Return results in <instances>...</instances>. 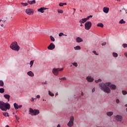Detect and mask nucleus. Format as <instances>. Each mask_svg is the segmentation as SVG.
<instances>
[{
	"instance_id": "obj_1",
	"label": "nucleus",
	"mask_w": 127,
	"mask_h": 127,
	"mask_svg": "<svg viewBox=\"0 0 127 127\" xmlns=\"http://www.w3.org/2000/svg\"><path fill=\"white\" fill-rule=\"evenodd\" d=\"M99 87H100L101 90L107 93V94H110L111 90H116L117 89V86L115 84H112L110 82H106L105 83H101L99 84Z\"/></svg>"
},
{
	"instance_id": "obj_2",
	"label": "nucleus",
	"mask_w": 127,
	"mask_h": 127,
	"mask_svg": "<svg viewBox=\"0 0 127 127\" xmlns=\"http://www.w3.org/2000/svg\"><path fill=\"white\" fill-rule=\"evenodd\" d=\"M0 109L1 111L6 112L7 110L10 109V105L8 103H4L3 101H0Z\"/></svg>"
},
{
	"instance_id": "obj_3",
	"label": "nucleus",
	"mask_w": 127,
	"mask_h": 127,
	"mask_svg": "<svg viewBox=\"0 0 127 127\" xmlns=\"http://www.w3.org/2000/svg\"><path fill=\"white\" fill-rule=\"evenodd\" d=\"M10 48L14 51H16L18 52L20 50V47L18 46L17 42L16 41L13 42L10 45Z\"/></svg>"
},
{
	"instance_id": "obj_4",
	"label": "nucleus",
	"mask_w": 127,
	"mask_h": 127,
	"mask_svg": "<svg viewBox=\"0 0 127 127\" xmlns=\"http://www.w3.org/2000/svg\"><path fill=\"white\" fill-rule=\"evenodd\" d=\"M29 115H31V116H36L38 115L40 113L39 111L37 109L33 110L32 108H29Z\"/></svg>"
},
{
	"instance_id": "obj_5",
	"label": "nucleus",
	"mask_w": 127,
	"mask_h": 127,
	"mask_svg": "<svg viewBox=\"0 0 127 127\" xmlns=\"http://www.w3.org/2000/svg\"><path fill=\"white\" fill-rule=\"evenodd\" d=\"M92 27V22L91 21L86 22L84 24V28L86 30H90Z\"/></svg>"
},
{
	"instance_id": "obj_6",
	"label": "nucleus",
	"mask_w": 127,
	"mask_h": 127,
	"mask_svg": "<svg viewBox=\"0 0 127 127\" xmlns=\"http://www.w3.org/2000/svg\"><path fill=\"white\" fill-rule=\"evenodd\" d=\"M74 126V117L71 116L70 118V121L67 124V126L69 127H71Z\"/></svg>"
},
{
	"instance_id": "obj_7",
	"label": "nucleus",
	"mask_w": 127,
	"mask_h": 127,
	"mask_svg": "<svg viewBox=\"0 0 127 127\" xmlns=\"http://www.w3.org/2000/svg\"><path fill=\"white\" fill-rule=\"evenodd\" d=\"M63 68H54L53 69V73L56 76H58L59 74L58 72H59V71H63Z\"/></svg>"
},
{
	"instance_id": "obj_8",
	"label": "nucleus",
	"mask_w": 127,
	"mask_h": 127,
	"mask_svg": "<svg viewBox=\"0 0 127 127\" xmlns=\"http://www.w3.org/2000/svg\"><path fill=\"white\" fill-rule=\"evenodd\" d=\"M26 13L28 14V15H31V14L34 13V11L32 9L27 8L26 9Z\"/></svg>"
},
{
	"instance_id": "obj_9",
	"label": "nucleus",
	"mask_w": 127,
	"mask_h": 127,
	"mask_svg": "<svg viewBox=\"0 0 127 127\" xmlns=\"http://www.w3.org/2000/svg\"><path fill=\"white\" fill-rule=\"evenodd\" d=\"M115 119L117 122H122L123 121V117L121 115H117L115 116Z\"/></svg>"
},
{
	"instance_id": "obj_10",
	"label": "nucleus",
	"mask_w": 127,
	"mask_h": 127,
	"mask_svg": "<svg viewBox=\"0 0 127 127\" xmlns=\"http://www.w3.org/2000/svg\"><path fill=\"white\" fill-rule=\"evenodd\" d=\"M47 8H45L44 7H41L37 9L39 12H41V13H44V10H46Z\"/></svg>"
},
{
	"instance_id": "obj_11",
	"label": "nucleus",
	"mask_w": 127,
	"mask_h": 127,
	"mask_svg": "<svg viewBox=\"0 0 127 127\" xmlns=\"http://www.w3.org/2000/svg\"><path fill=\"white\" fill-rule=\"evenodd\" d=\"M55 48V45L53 43H51L50 45L48 47V49L49 50H53Z\"/></svg>"
},
{
	"instance_id": "obj_12",
	"label": "nucleus",
	"mask_w": 127,
	"mask_h": 127,
	"mask_svg": "<svg viewBox=\"0 0 127 127\" xmlns=\"http://www.w3.org/2000/svg\"><path fill=\"white\" fill-rule=\"evenodd\" d=\"M13 106L15 110H18V109H21V108H22V105L18 106V105L15 103H14Z\"/></svg>"
},
{
	"instance_id": "obj_13",
	"label": "nucleus",
	"mask_w": 127,
	"mask_h": 127,
	"mask_svg": "<svg viewBox=\"0 0 127 127\" xmlns=\"http://www.w3.org/2000/svg\"><path fill=\"white\" fill-rule=\"evenodd\" d=\"M4 22H5V21L0 19V26H1L3 28L5 27L4 26Z\"/></svg>"
},
{
	"instance_id": "obj_14",
	"label": "nucleus",
	"mask_w": 127,
	"mask_h": 127,
	"mask_svg": "<svg viewBox=\"0 0 127 127\" xmlns=\"http://www.w3.org/2000/svg\"><path fill=\"white\" fill-rule=\"evenodd\" d=\"M109 10H110V8L108 7H103V11L105 13H109Z\"/></svg>"
},
{
	"instance_id": "obj_15",
	"label": "nucleus",
	"mask_w": 127,
	"mask_h": 127,
	"mask_svg": "<svg viewBox=\"0 0 127 127\" xmlns=\"http://www.w3.org/2000/svg\"><path fill=\"white\" fill-rule=\"evenodd\" d=\"M86 80L88 82H93L94 81V78H92V77L88 76L86 77Z\"/></svg>"
},
{
	"instance_id": "obj_16",
	"label": "nucleus",
	"mask_w": 127,
	"mask_h": 127,
	"mask_svg": "<svg viewBox=\"0 0 127 127\" xmlns=\"http://www.w3.org/2000/svg\"><path fill=\"white\" fill-rule=\"evenodd\" d=\"M27 75L30 76V77H33L34 76V73L32 71H30L27 72Z\"/></svg>"
},
{
	"instance_id": "obj_17",
	"label": "nucleus",
	"mask_w": 127,
	"mask_h": 127,
	"mask_svg": "<svg viewBox=\"0 0 127 127\" xmlns=\"http://www.w3.org/2000/svg\"><path fill=\"white\" fill-rule=\"evenodd\" d=\"M27 2H28V3H29V4L32 5V4H34L36 3V0H32V1H29V0H28V1H27Z\"/></svg>"
},
{
	"instance_id": "obj_18",
	"label": "nucleus",
	"mask_w": 127,
	"mask_h": 127,
	"mask_svg": "<svg viewBox=\"0 0 127 127\" xmlns=\"http://www.w3.org/2000/svg\"><path fill=\"white\" fill-rule=\"evenodd\" d=\"M83 39L81 38L80 37H77L76 38V42H78V43H80V42H82Z\"/></svg>"
},
{
	"instance_id": "obj_19",
	"label": "nucleus",
	"mask_w": 127,
	"mask_h": 127,
	"mask_svg": "<svg viewBox=\"0 0 127 127\" xmlns=\"http://www.w3.org/2000/svg\"><path fill=\"white\" fill-rule=\"evenodd\" d=\"M4 97H5V99H7L8 100V102H9V98H10V96L8 94H5L4 95Z\"/></svg>"
},
{
	"instance_id": "obj_20",
	"label": "nucleus",
	"mask_w": 127,
	"mask_h": 127,
	"mask_svg": "<svg viewBox=\"0 0 127 127\" xmlns=\"http://www.w3.org/2000/svg\"><path fill=\"white\" fill-rule=\"evenodd\" d=\"M87 21L86 20V18H82L81 20H79V23H84V22H86Z\"/></svg>"
},
{
	"instance_id": "obj_21",
	"label": "nucleus",
	"mask_w": 127,
	"mask_h": 127,
	"mask_svg": "<svg viewBox=\"0 0 127 127\" xmlns=\"http://www.w3.org/2000/svg\"><path fill=\"white\" fill-rule=\"evenodd\" d=\"M119 23L120 24H125V23H126V21L122 19L119 21Z\"/></svg>"
},
{
	"instance_id": "obj_22",
	"label": "nucleus",
	"mask_w": 127,
	"mask_h": 127,
	"mask_svg": "<svg viewBox=\"0 0 127 127\" xmlns=\"http://www.w3.org/2000/svg\"><path fill=\"white\" fill-rule=\"evenodd\" d=\"M97 26L99 27H102L103 28V27H104V24L102 23H99L97 24Z\"/></svg>"
},
{
	"instance_id": "obj_23",
	"label": "nucleus",
	"mask_w": 127,
	"mask_h": 127,
	"mask_svg": "<svg viewBox=\"0 0 127 127\" xmlns=\"http://www.w3.org/2000/svg\"><path fill=\"white\" fill-rule=\"evenodd\" d=\"M113 114L114 113L112 112H109L107 113V115L108 116V117H111V116H113Z\"/></svg>"
},
{
	"instance_id": "obj_24",
	"label": "nucleus",
	"mask_w": 127,
	"mask_h": 127,
	"mask_svg": "<svg viewBox=\"0 0 127 127\" xmlns=\"http://www.w3.org/2000/svg\"><path fill=\"white\" fill-rule=\"evenodd\" d=\"M74 49L75 50H80L81 49V47L79 46L74 47Z\"/></svg>"
},
{
	"instance_id": "obj_25",
	"label": "nucleus",
	"mask_w": 127,
	"mask_h": 127,
	"mask_svg": "<svg viewBox=\"0 0 127 127\" xmlns=\"http://www.w3.org/2000/svg\"><path fill=\"white\" fill-rule=\"evenodd\" d=\"M0 93H1V94L4 93V89L2 88H0Z\"/></svg>"
},
{
	"instance_id": "obj_26",
	"label": "nucleus",
	"mask_w": 127,
	"mask_h": 127,
	"mask_svg": "<svg viewBox=\"0 0 127 127\" xmlns=\"http://www.w3.org/2000/svg\"><path fill=\"white\" fill-rule=\"evenodd\" d=\"M49 95L51 96V97H54V94L52 93L50 91H49Z\"/></svg>"
},
{
	"instance_id": "obj_27",
	"label": "nucleus",
	"mask_w": 127,
	"mask_h": 127,
	"mask_svg": "<svg viewBox=\"0 0 127 127\" xmlns=\"http://www.w3.org/2000/svg\"><path fill=\"white\" fill-rule=\"evenodd\" d=\"M3 85H4L3 81L0 80V87H3Z\"/></svg>"
},
{
	"instance_id": "obj_28",
	"label": "nucleus",
	"mask_w": 127,
	"mask_h": 127,
	"mask_svg": "<svg viewBox=\"0 0 127 127\" xmlns=\"http://www.w3.org/2000/svg\"><path fill=\"white\" fill-rule=\"evenodd\" d=\"M21 4H22V5H23L24 6H27V5H28V4L27 3L24 2H21Z\"/></svg>"
},
{
	"instance_id": "obj_29",
	"label": "nucleus",
	"mask_w": 127,
	"mask_h": 127,
	"mask_svg": "<svg viewBox=\"0 0 127 127\" xmlns=\"http://www.w3.org/2000/svg\"><path fill=\"white\" fill-rule=\"evenodd\" d=\"M63 35H64V36H67V35H64V33H60L59 36L60 37H61V36H63Z\"/></svg>"
},
{
	"instance_id": "obj_30",
	"label": "nucleus",
	"mask_w": 127,
	"mask_h": 127,
	"mask_svg": "<svg viewBox=\"0 0 127 127\" xmlns=\"http://www.w3.org/2000/svg\"><path fill=\"white\" fill-rule=\"evenodd\" d=\"M50 39H51V41H53V42H54V41H55V39L54 38V37H53V36H50Z\"/></svg>"
},
{
	"instance_id": "obj_31",
	"label": "nucleus",
	"mask_w": 127,
	"mask_h": 127,
	"mask_svg": "<svg viewBox=\"0 0 127 127\" xmlns=\"http://www.w3.org/2000/svg\"><path fill=\"white\" fill-rule=\"evenodd\" d=\"M113 57H118V55L116 53H113Z\"/></svg>"
},
{
	"instance_id": "obj_32",
	"label": "nucleus",
	"mask_w": 127,
	"mask_h": 127,
	"mask_svg": "<svg viewBox=\"0 0 127 127\" xmlns=\"http://www.w3.org/2000/svg\"><path fill=\"white\" fill-rule=\"evenodd\" d=\"M3 115L4 117H9L8 113L6 112L3 113Z\"/></svg>"
},
{
	"instance_id": "obj_33",
	"label": "nucleus",
	"mask_w": 127,
	"mask_h": 127,
	"mask_svg": "<svg viewBox=\"0 0 127 127\" xmlns=\"http://www.w3.org/2000/svg\"><path fill=\"white\" fill-rule=\"evenodd\" d=\"M33 63H34V61H31L30 62V67H32V65H33Z\"/></svg>"
},
{
	"instance_id": "obj_34",
	"label": "nucleus",
	"mask_w": 127,
	"mask_h": 127,
	"mask_svg": "<svg viewBox=\"0 0 127 127\" xmlns=\"http://www.w3.org/2000/svg\"><path fill=\"white\" fill-rule=\"evenodd\" d=\"M61 81H65L66 80L65 77H62V78H59Z\"/></svg>"
},
{
	"instance_id": "obj_35",
	"label": "nucleus",
	"mask_w": 127,
	"mask_h": 127,
	"mask_svg": "<svg viewBox=\"0 0 127 127\" xmlns=\"http://www.w3.org/2000/svg\"><path fill=\"white\" fill-rule=\"evenodd\" d=\"M122 94H123V95H127V91L123 90Z\"/></svg>"
},
{
	"instance_id": "obj_36",
	"label": "nucleus",
	"mask_w": 127,
	"mask_h": 127,
	"mask_svg": "<svg viewBox=\"0 0 127 127\" xmlns=\"http://www.w3.org/2000/svg\"><path fill=\"white\" fill-rule=\"evenodd\" d=\"M72 65H73V66H74L75 67H77L78 66V64H77V63H72Z\"/></svg>"
},
{
	"instance_id": "obj_37",
	"label": "nucleus",
	"mask_w": 127,
	"mask_h": 127,
	"mask_svg": "<svg viewBox=\"0 0 127 127\" xmlns=\"http://www.w3.org/2000/svg\"><path fill=\"white\" fill-rule=\"evenodd\" d=\"M102 80L101 79H99L98 80H96L95 81V83H99V82H101Z\"/></svg>"
},
{
	"instance_id": "obj_38",
	"label": "nucleus",
	"mask_w": 127,
	"mask_h": 127,
	"mask_svg": "<svg viewBox=\"0 0 127 127\" xmlns=\"http://www.w3.org/2000/svg\"><path fill=\"white\" fill-rule=\"evenodd\" d=\"M58 13H63V11L62 9H60L58 10Z\"/></svg>"
},
{
	"instance_id": "obj_39",
	"label": "nucleus",
	"mask_w": 127,
	"mask_h": 127,
	"mask_svg": "<svg viewBox=\"0 0 127 127\" xmlns=\"http://www.w3.org/2000/svg\"><path fill=\"white\" fill-rule=\"evenodd\" d=\"M123 46L124 48H127V44H124L123 45Z\"/></svg>"
},
{
	"instance_id": "obj_40",
	"label": "nucleus",
	"mask_w": 127,
	"mask_h": 127,
	"mask_svg": "<svg viewBox=\"0 0 127 127\" xmlns=\"http://www.w3.org/2000/svg\"><path fill=\"white\" fill-rule=\"evenodd\" d=\"M15 118L17 121H18L19 120V117H17V116L15 115Z\"/></svg>"
},
{
	"instance_id": "obj_41",
	"label": "nucleus",
	"mask_w": 127,
	"mask_h": 127,
	"mask_svg": "<svg viewBox=\"0 0 127 127\" xmlns=\"http://www.w3.org/2000/svg\"><path fill=\"white\" fill-rule=\"evenodd\" d=\"M59 5L60 6H63L64 4H63V3L61 2V3H60L59 4Z\"/></svg>"
},
{
	"instance_id": "obj_42",
	"label": "nucleus",
	"mask_w": 127,
	"mask_h": 127,
	"mask_svg": "<svg viewBox=\"0 0 127 127\" xmlns=\"http://www.w3.org/2000/svg\"><path fill=\"white\" fill-rule=\"evenodd\" d=\"M42 85H46L47 84V82L46 81L42 82Z\"/></svg>"
},
{
	"instance_id": "obj_43",
	"label": "nucleus",
	"mask_w": 127,
	"mask_h": 127,
	"mask_svg": "<svg viewBox=\"0 0 127 127\" xmlns=\"http://www.w3.org/2000/svg\"><path fill=\"white\" fill-rule=\"evenodd\" d=\"M116 103L117 104H119V103H120V100L119 99H116Z\"/></svg>"
},
{
	"instance_id": "obj_44",
	"label": "nucleus",
	"mask_w": 127,
	"mask_h": 127,
	"mask_svg": "<svg viewBox=\"0 0 127 127\" xmlns=\"http://www.w3.org/2000/svg\"><path fill=\"white\" fill-rule=\"evenodd\" d=\"M36 98H37V99H40V95H37L36 96Z\"/></svg>"
},
{
	"instance_id": "obj_45",
	"label": "nucleus",
	"mask_w": 127,
	"mask_h": 127,
	"mask_svg": "<svg viewBox=\"0 0 127 127\" xmlns=\"http://www.w3.org/2000/svg\"><path fill=\"white\" fill-rule=\"evenodd\" d=\"M93 53H94V54H95V55H99V54H97V52H96V51H93Z\"/></svg>"
},
{
	"instance_id": "obj_46",
	"label": "nucleus",
	"mask_w": 127,
	"mask_h": 127,
	"mask_svg": "<svg viewBox=\"0 0 127 127\" xmlns=\"http://www.w3.org/2000/svg\"><path fill=\"white\" fill-rule=\"evenodd\" d=\"M34 100H35V98H32L31 99V102H33V101H34Z\"/></svg>"
},
{
	"instance_id": "obj_47",
	"label": "nucleus",
	"mask_w": 127,
	"mask_h": 127,
	"mask_svg": "<svg viewBox=\"0 0 127 127\" xmlns=\"http://www.w3.org/2000/svg\"><path fill=\"white\" fill-rule=\"evenodd\" d=\"M106 44V42H104V43H103L102 44V46H104V45H105Z\"/></svg>"
},
{
	"instance_id": "obj_48",
	"label": "nucleus",
	"mask_w": 127,
	"mask_h": 127,
	"mask_svg": "<svg viewBox=\"0 0 127 127\" xmlns=\"http://www.w3.org/2000/svg\"><path fill=\"white\" fill-rule=\"evenodd\" d=\"M95 88H93L92 89V93H94V92H95Z\"/></svg>"
},
{
	"instance_id": "obj_49",
	"label": "nucleus",
	"mask_w": 127,
	"mask_h": 127,
	"mask_svg": "<svg viewBox=\"0 0 127 127\" xmlns=\"http://www.w3.org/2000/svg\"><path fill=\"white\" fill-rule=\"evenodd\" d=\"M90 18V17L88 16H87V17L86 18H85L86 20H88V19H89Z\"/></svg>"
},
{
	"instance_id": "obj_50",
	"label": "nucleus",
	"mask_w": 127,
	"mask_h": 127,
	"mask_svg": "<svg viewBox=\"0 0 127 127\" xmlns=\"http://www.w3.org/2000/svg\"><path fill=\"white\" fill-rule=\"evenodd\" d=\"M64 5H67V3H63Z\"/></svg>"
},
{
	"instance_id": "obj_51",
	"label": "nucleus",
	"mask_w": 127,
	"mask_h": 127,
	"mask_svg": "<svg viewBox=\"0 0 127 127\" xmlns=\"http://www.w3.org/2000/svg\"><path fill=\"white\" fill-rule=\"evenodd\" d=\"M88 16H89V18H91V17H93V15H89Z\"/></svg>"
},
{
	"instance_id": "obj_52",
	"label": "nucleus",
	"mask_w": 127,
	"mask_h": 127,
	"mask_svg": "<svg viewBox=\"0 0 127 127\" xmlns=\"http://www.w3.org/2000/svg\"><path fill=\"white\" fill-rule=\"evenodd\" d=\"M81 96H84V93L83 92H81Z\"/></svg>"
},
{
	"instance_id": "obj_53",
	"label": "nucleus",
	"mask_w": 127,
	"mask_h": 127,
	"mask_svg": "<svg viewBox=\"0 0 127 127\" xmlns=\"http://www.w3.org/2000/svg\"><path fill=\"white\" fill-rule=\"evenodd\" d=\"M61 127V126L59 124L57 126V127Z\"/></svg>"
},
{
	"instance_id": "obj_54",
	"label": "nucleus",
	"mask_w": 127,
	"mask_h": 127,
	"mask_svg": "<svg viewBox=\"0 0 127 127\" xmlns=\"http://www.w3.org/2000/svg\"><path fill=\"white\" fill-rule=\"evenodd\" d=\"M82 23H80V26H83V24Z\"/></svg>"
},
{
	"instance_id": "obj_55",
	"label": "nucleus",
	"mask_w": 127,
	"mask_h": 127,
	"mask_svg": "<svg viewBox=\"0 0 127 127\" xmlns=\"http://www.w3.org/2000/svg\"><path fill=\"white\" fill-rule=\"evenodd\" d=\"M117 1H121V0H116Z\"/></svg>"
},
{
	"instance_id": "obj_56",
	"label": "nucleus",
	"mask_w": 127,
	"mask_h": 127,
	"mask_svg": "<svg viewBox=\"0 0 127 127\" xmlns=\"http://www.w3.org/2000/svg\"><path fill=\"white\" fill-rule=\"evenodd\" d=\"M126 13H127V10H125Z\"/></svg>"
},
{
	"instance_id": "obj_57",
	"label": "nucleus",
	"mask_w": 127,
	"mask_h": 127,
	"mask_svg": "<svg viewBox=\"0 0 127 127\" xmlns=\"http://www.w3.org/2000/svg\"><path fill=\"white\" fill-rule=\"evenodd\" d=\"M58 95V93H56V96H57Z\"/></svg>"
},
{
	"instance_id": "obj_58",
	"label": "nucleus",
	"mask_w": 127,
	"mask_h": 127,
	"mask_svg": "<svg viewBox=\"0 0 127 127\" xmlns=\"http://www.w3.org/2000/svg\"><path fill=\"white\" fill-rule=\"evenodd\" d=\"M73 10H74V11H76V9L73 8Z\"/></svg>"
},
{
	"instance_id": "obj_59",
	"label": "nucleus",
	"mask_w": 127,
	"mask_h": 127,
	"mask_svg": "<svg viewBox=\"0 0 127 127\" xmlns=\"http://www.w3.org/2000/svg\"><path fill=\"white\" fill-rule=\"evenodd\" d=\"M5 127H9V126H8V125H7Z\"/></svg>"
},
{
	"instance_id": "obj_60",
	"label": "nucleus",
	"mask_w": 127,
	"mask_h": 127,
	"mask_svg": "<svg viewBox=\"0 0 127 127\" xmlns=\"http://www.w3.org/2000/svg\"><path fill=\"white\" fill-rule=\"evenodd\" d=\"M125 107H127V104L125 105Z\"/></svg>"
},
{
	"instance_id": "obj_61",
	"label": "nucleus",
	"mask_w": 127,
	"mask_h": 127,
	"mask_svg": "<svg viewBox=\"0 0 127 127\" xmlns=\"http://www.w3.org/2000/svg\"><path fill=\"white\" fill-rule=\"evenodd\" d=\"M43 101H46V100H45L43 99Z\"/></svg>"
},
{
	"instance_id": "obj_62",
	"label": "nucleus",
	"mask_w": 127,
	"mask_h": 127,
	"mask_svg": "<svg viewBox=\"0 0 127 127\" xmlns=\"http://www.w3.org/2000/svg\"><path fill=\"white\" fill-rule=\"evenodd\" d=\"M74 12H73L72 14H74Z\"/></svg>"
},
{
	"instance_id": "obj_63",
	"label": "nucleus",
	"mask_w": 127,
	"mask_h": 127,
	"mask_svg": "<svg viewBox=\"0 0 127 127\" xmlns=\"http://www.w3.org/2000/svg\"><path fill=\"white\" fill-rule=\"evenodd\" d=\"M80 11H82L81 10H80Z\"/></svg>"
}]
</instances>
